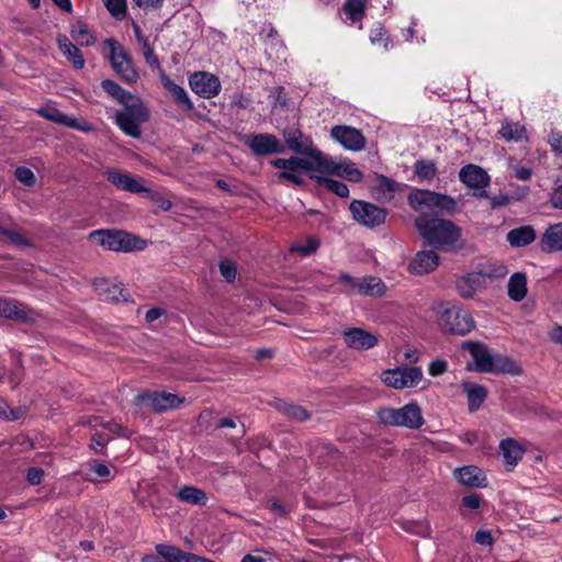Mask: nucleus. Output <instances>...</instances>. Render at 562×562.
I'll list each match as a JSON object with an SVG mask.
<instances>
[{"instance_id": "nucleus-1", "label": "nucleus", "mask_w": 562, "mask_h": 562, "mask_svg": "<svg viewBox=\"0 0 562 562\" xmlns=\"http://www.w3.org/2000/svg\"><path fill=\"white\" fill-rule=\"evenodd\" d=\"M461 348L468 351L473 364L468 363L469 371L484 373H508L518 375L521 373L520 367L510 358L503 355H493L488 348L479 341L467 340L461 344Z\"/></svg>"}, {"instance_id": "nucleus-2", "label": "nucleus", "mask_w": 562, "mask_h": 562, "mask_svg": "<svg viewBox=\"0 0 562 562\" xmlns=\"http://www.w3.org/2000/svg\"><path fill=\"white\" fill-rule=\"evenodd\" d=\"M415 226L423 239L435 248L451 251L458 247L461 231L451 221L419 216Z\"/></svg>"}, {"instance_id": "nucleus-3", "label": "nucleus", "mask_w": 562, "mask_h": 562, "mask_svg": "<svg viewBox=\"0 0 562 562\" xmlns=\"http://www.w3.org/2000/svg\"><path fill=\"white\" fill-rule=\"evenodd\" d=\"M434 310L438 326L445 333L465 336L475 327L471 313L457 303L441 302Z\"/></svg>"}, {"instance_id": "nucleus-4", "label": "nucleus", "mask_w": 562, "mask_h": 562, "mask_svg": "<svg viewBox=\"0 0 562 562\" xmlns=\"http://www.w3.org/2000/svg\"><path fill=\"white\" fill-rule=\"evenodd\" d=\"M123 110L115 114V123L120 130L127 136L139 138L142 135V124L148 121L149 110L137 95L122 103Z\"/></svg>"}, {"instance_id": "nucleus-5", "label": "nucleus", "mask_w": 562, "mask_h": 562, "mask_svg": "<svg viewBox=\"0 0 562 562\" xmlns=\"http://www.w3.org/2000/svg\"><path fill=\"white\" fill-rule=\"evenodd\" d=\"M89 239L112 251L130 252L143 250L147 241L124 231L100 229L89 234Z\"/></svg>"}, {"instance_id": "nucleus-6", "label": "nucleus", "mask_w": 562, "mask_h": 562, "mask_svg": "<svg viewBox=\"0 0 562 562\" xmlns=\"http://www.w3.org/2000/svg\"><path fill=\"white\" fill-rule=\"evenodd\" d=\"M376 415L382 424L394 427L418 429L425 423L422 408L414 401L400 408L381 407Z\"/></svg>"}, {"instance_id": "nucleus-7", "label": "nucleus", "mask_w": 562, "mask_h": 562, "mask_svg": "<svg viewBox=\"0 0 562 562\" xmlns=\"http://www.w3.org/2000/svg\"><path fill=\"white\" fill-rule=\"evenodd\" d=\"M409 205L417 212H451L456 207V201L446 194L429 190H414L408 195Z\"/></svg>"}, {"instance_id": "nucleus-8", "label": "nucleus", "mask_w": 562, "mask_h": 562, "mask_svg": "<svg viewBox=\"0 0 562 562\" xmlns=\"http://www.w3.org/2000/svg\"><path fill=\"white\" fill-rule=\"evenodd\" d=\"M104 45L110 50L109 59L115 72L127 82H136L138 72L128 52L114 38L105 40Z\"/></svg>"}, {"instance_id": "nucleus-9", "label": "nucleus", "mask_w": 562, "mask_h": 562, "mask_svg": "<svg viewBox=\"0 0 562 562\" xmlns=\"http://www.w3.org/2000/svg\"><path fill=\"white\" fill-rule=\"evenodd\" d=\"M318 156L321 158L317 164L318 173L337 176L351 182H360L363 179V173L350 159L334 158L325 153Z\"/></svg>"}, {"instance_id": "nucleus-10", "label": "nucleus", "mask_w": 562, "mask_h": 562, "mask_svg": "<svg viewBox=\"0 0 562 562\" xmlns=\"http://www.w3.org/2000/svg\"><path fill=\"white\" fill-rule=\"evenodd\" d=\"M382 382L392 389H412L423 380V371L418 367L402 366L381 373Z\"/></svg>"}, {"instance_id": "nucleus-11", "label": "nucleus", "mask_w": 562, "mask_h": 562, "mask_svg": "<svg viewBox=\"0 0 562 562\" xmlns=\"http://www.w3.org/2000/svg\"><path fill=\"white\" fill-rule=\"evenodd\" d=\"M286 147L293 153L306 156L319 162L318 155H324L315 145L313 139L297 128H286L282 133Z\"/></svg>"}, {"instance_id": "nucleus-12", "label": "nucleus", "mask_w": 562, "mask_h": 562, "mask_svg": "<svg viewBox=\"0 0 562 562\" xmlns=\"http://www.w3.org/2000/svg\"><path fill=\"white\" fill-rule=\"evenodd\" d=\"M459 179L473 190L474 196L488 198L486 188L490 186L491 178L482 167L473 164L463 166L459 171Z\"/></svg>"}, {"instance_id": "nucleus-13", "label": "nucleus", "mask_w": 562, "mask_h": 562, "mask_svg": "<svg viewBox=\"0 0 562 562\" xmlns=\"http://www.w3.org/2000/svg\"><path fill=\"white\" fill-rule=\"evenodd\" d=\"M349 209L352 217L367 227L379 226L384 223L386 217L384 209L361 200H353Z\"/></svg>"}, {"instance_id": "nucleus-14", "label": "nucleus", "mask_w": 562, "mask_h": 562, "mask_svg": "<svg viewBox=\"0 0 562 562\" xmlns=\"http://www.w3.org/2000/svg\"><path fill=\"white\" fill-rule=\"evenodd\" d=\"M36 112L42 117L50 122L67 126L69 128H74L85 133H90L94 131V126L88 121L83 119H77L71 115H67L66 113L59 111L56 106L52 104H45L44 106L37 109Z\"/></svg>"}, {"instance_id": "nucleus-15", "label": "nucleus", "mask_w": 562, "mask_h": 562, "mask_svg": "<svg viewBox=\"0 0 562 562\" xmlns=\"http://www.w3.org/2000/svg\"><path fill=\"white\" fill-rule=\"evenodd\" d=\"M190 89L203 99L215 98L221 92L220 79L206 71H195L189 77Z\"/></svg>"}, {"instance_id": "nucleus-16", "label": "nucleus", "mask_w": 562, "mask_h": 562, "mask_svg": "<svg viewBox=\"0 0 562 562\" xmlns=\"http://www.w3.org/2000/svg\"><path fill=\"white\" fill-rule=\"evenodd\" d=\"M330 137L350 151H360L366 147L362 133L348 125H336L330 130Z\"/></svg>"}, {"instance_id": "nucleus-17", "label": "nucleus", "mask_w": 562, "mask_h": 562, "mask_svg": "<svg viewBox=\"0 0 562 562\" xmlns=\"http://www.w3.org/2000/svg\"><path fill=\"white\" fill-rule=\"evenodd\" d=\"M246 145L257 156L282 154L284 151V145L281 140L268 133L249 135L246 139Z\"/></svg>"}, {"instance_id": "nucleus-18", "label": "nucleus", "mask_w": 562, "mask_h": 562, "mask_svg": "<svg viewBox=\"0 0 562 562\" xmlns=\"http://www.w3.org/2000/svg\"><path fill=\"white\" fill-rule=\"evenodd\" d=\"M347 347L355 350H368L376 346L378 337L363 328L349 327L341 331Z\"/></svg>"}, {"instance_id": "nucleus-19", "label": "nucleus", "mask_w": 562, "mask_h": 562, "mask_svg": "<svg viewBox=\"0 0 562 562\" xmlns=\"http://www.w3.org/2000/svg\"><path fill=\"white\" fill-rule=\"evenodd\" d=\"M105 177L109 182H111L120 190L127 191L131 193L149 192V189L145 187L139 179L133 177L127 172L111 169L105 171Z\"/></svg>"}, {"instance_id": "nucleus-20", "label": "nucleus", "mask_w": 562, "mask_h": 562, "mask_svg": "<svg viewBox=\"0 0 562 562\" xmlns=\"http://www.w3.org/2000/svg\"><path fill=\"white\" fill-rule=\"evenodd\" d=\"M439 263V257L434 250H422L409 262V271L414 274H427L434 271Z\"/></svg>"}, {"instance_id": "nucleus-21", "label": "nucleus", "mask_w": 562, "mask_h": 562, "mask_svg": "<svg viewBox=\"0 0 562 562\" xmlns=\"http://www.w3.org/2000/svg\"><path fill=\"white\" fill-rule=\"evenodd\" d=\"M160 81L180 108L187 111H192L194 109V104L183 87L175 83L165 72L160 74Z\"/></svg>"}, {"instance_id": "nucleus-22", "label": "nucleus", "mask_w": 562, "mask_h": 562, "mask_svg": "<svg viewBox=\"0 0 562 562\" xmlns=\"http://www.w3.org/2000/svg\"><path fill=\"white\" fill-rule=\"evenodd\" d=\"M484 277L481 273L472 272L462 276L457 281L458 293L464 299H471L483 288Z\"/></svg>"}, {"instance_id": "nucleus-23", "label": "nucleus", "mask_w": 562, "mask_h": 562, "mask_svg": "<svg viewBox=\"0 0 562 562\" xmlns=\"http://www.w3.org/2000/svg\"><path fill=\"white\" fill-rule=\"evenodd\" d=\"M458 481L467 486L483 487L486 485V477L481 469L473 465L462 467L454 471Z\"/></svg>"}, {"instance_id": "nucleus-24", "label": "nucleus", "mask_w": 562, "mask_h": 562, "mask_svg": "<svg viewBox=\"0 0 562 562\" xmlns=\"http://www.w3.org/2000/svg\"><path fill=\"white\" fill-rule=\"evenodd\" d=\"M57 45L61 54L76 69H81L85 66V58L80 49L71 43V41L64 34H59L56 38Z\"/></svg>"}, {"instance_id": "nucleus-25", "label": "nucleus", "mask_w": 562, "mask_h": 562, "mask_svg": "<svg viewBox=\"0 0 562 562\" xmlns=\"http://www.w3.org/2000/svg\"><path fill=\"white\" fill-rule=\"evenodd\" d=\"M397 187L396 181L385 176H379L371 188V192L378 201L390 202L394 199Z\"/></svg>"}, {"instance_id": "nucleus-26", "label": "nucleus", "mask_w": 562, "mask_h": 562, "mask_svg": "<svg viewBox=\"0 0 562 562\" xmlns=\"http://www.w3.org/2000/svg\"><path fill=\"white\" fill-rule=\"evenodd\" d=\"M499 449L504 462L506 463V465L509 467V470L517 465V463L522 458V454L525 452L522 446L512 438L502 440L499 443Z\"/></svg>"}, {"instance_id": "nucleus-27", "label": "nucleus", "mask_w": 562, "mask_h": 562, "mask_svg": "<svg viewBox=\"0 0 562 562\" xmlns=\"http://www.w3.org/2000/svg\"><path fill=\"white\" fill-rule=\"evenodd\" d=\"M356 292L362 295L381 297L386 292V285L382 279L368 276L359 279Z\"/></svg>"}, {"instance_id": "nucleus-28", "label": "nucleus", "mask_w": 562, "mask_h": 562, "mask_svg": "<svg viewBox=\"0 0 562 562\" xmlns=\"http://www.w3.org/2000/svg\"><path fill=\"white\" fill-rule=\"evenodd\" d=\"M93 288L98 295L104 301H119L121 297L126 300L123 295L121 285L106 279L95 280L93 282Z\"/></svg>"}, {"instance_id": "nucleus-29", "label": "nucleus", "mask_w": 562, "mask_h": 562, "mask_svg": "<svg viewBox=\"0 0 562 562\" xmlns=\"http://www.w3.org/2000/svg\"><path fill=\"white\" fill-rule=\"evenodd\" d=\"M147 398L149 400L153 409L156 412H164L167 409L176 408L183 402V398L179 397L178 395L165 392L154 393L148 395Z\"/></svg>"}, {"instance_id": "nucleus-30", "label": "nucleus", "mask_w": 562, "mask_h": 562, "mask_svg": "<svg viewBox=\"0 0 562 562\" xmlns=\"http://www.w3.org/2000/svg\"><path fill=\"white\" fill-rule=\"evenodd\" d=\"M508 296L515 302H520L527 294V277L525 273H514L507 284Z\"/></svg>"}, {"instance_id": "nucleus-31", "label": "nucleus", "mask_w": 562, "mask_h": 562, "mask_svg": "<svg viewBox=\"0 0 562 562\" xmlns=\"http://www.w3.org/2000/svg\"><path fill=\"white\" fill-rule=\"evenodd\" d=\"M464 391L468 396V406L470 412H475L480 408L487 396V390L483 385L464 383Z\"/></svg>"}, {"instance_id": "nucleus-32", "label": "nucleus", "mask_w": 562, "mask_h": 562, "mask_svg": "<svg viewBox=\"0 0 562 562\" xmlns=\"http://www.w3.org/2000/svg\"><path fill=\"white\" fill-rule=\"evenodd\" d=\"M536 239V233L530 226L514 228L507 234V241L513 247H524Z\"/></svg>"}, {"instance_id": "nucleus-33", "label": "nucleus", "mask_w": 562, "mask_h": 562, "mask_svg": "<svg viewBox=\"0 0 562 562\" xmlns=\"http://www.w3.org/2000/svg\"><path fill=\"white\" fill-rule=\"evenodd\" d=\"M0 316L11 319H26L27 312L23 304L0 297Z\"/></svg>"}, {"instance_id": "nucleus-34", "label": "nucleus", "mask_w": 562, "mask_h": 562, "mask_svg": "<svg viewBox=\"0 0 562 562\" xmlns=\"http://www.w3.org/2000/svg\"><path fill=\"white\" fill-rule=\"evenodd\" d=\"M498 133L507 142H521L527 139L525 126L517 122L505 121Z\"/></svg>"}, {"instance_id": "nucleus-35", "label": "nucleus", "mask_w": 562, "mask_h": 562, "mask_svg": "<svg viewBox=\"0 0 562 562\" xmlns=\"http://www.w3.org/2000/svg\"><path fill=\"white\" fill-rule=\"evenodd\" d=\"M156 552L165 560L164 562H187L191 554L177 547L164 543L156 546Z\"/></svg>"}, {"instance_id": "nucleus-36", "label": "nucleus", "mask_w": 562, "mask_h": 562, "mask_svg": "<svg viewBox=\"0 0 562 562\" xmlns=\"http://www.w3.org/2000/svg\"><path fill=\"white\" fill-rule=\"evenodd\" d=\"M70 34L72 40L81 46H91L95 42L94 34L82 21H77L71 25Z\"/></svg>"}, {"instance_id": "nucleus-37", "label": "nucleus", "mask_w": 562, "mask_h": 562, "mask_svg": "<svg viewBox=\"0 0 562 562\" xmlns=\"http://www.w3.org/2000/svg\"><path fill=\"white\" fill-rule=\"evenodd\" d=\"M328 175L313 173L311 179L315 180L318 184L325 186L329 191L340 198H347L349 195L348 187L340 181L334 180Z\"/></svg>"}, {"instance_id": "nucleus-38", "label": "nucleus", "mask_w": 562, "mask_h": 562, "mask_svg": "<svg viewBox=\"0 0 562 562\" xmlns=\"http://www.w3.org/2000/svg\"><path fill=\"white\" fill-rule=\"evenodd\" d=\"M284 171L290 172H310V176L313 173H318L317 162L312 158H300L292 156L288 158L286 169Z\"/></svg>"}, {"instance_id": "nucleus-39", "label": "nucleus", "mask_w": 562, "mask_h": 562, "mask_svg": "<svg viewBox=\"0 0 562 562\" xmlns=\"http://www.w3.org/2000/svg\"><path fill=\"white\" fill-rule=\"evenodd\" d=\"M177 496L180 501L193 504V505H202L206 502L205 493L194 486H183L177 492Z\"/></svg>"}, {"instance_id": "nucleus-40", "label": "nucleus", "mask_w": 562, "mask_h": 562, "mask_svg": "<svg viewBox=\"0 0 562 562\" xmlns=\"http://www.w3.org/2000/svg\"><path fill=\"white\" fill-rule=\"evenodd\" d=\"M277 408L285 417L296 422H304L308 418V413L303 407L294 404L280 401L277 404Z\"/></svg>"}, {"instance_id": "nucleus-41", "label": "nucleus", "mask_w": 562, "mask_h": 562, "mask_svg": "<svg viewBox=\"0 0 562 562\" xmlns=\"http://www.w3.org/2000/svg\"><path fill=\"white\" fill-rule=\"evenodd\" d=\"M101 86L109 95L113 97L121 104L127 100H131V98L135 95L124 90L120 85L111 79L103 80Z\"/></svg>"}, {"instance_id": "nucleus-42", "label": "nucleus", "mask_w": 562, "mask_h": 562, "mask_svg": "<svg viewBox=\"0 0 562 562\" xmlns=\"http://www.w3.org/2000/svg\"><path fill=\"white\" fill-rule=\"evenodd\" d=\"M414 172L422 181H430L437 175L435 162L429 160H418L414 165Z\"/></svg>"}, {"instance_id": "nucleus-43", "label": "nucleus", "mask_w": 562, "mask_h": 562, "mask_svg": "<svg viewBox=\"0 0 562 562\" xmlns=\"http://www.w3.org/2000/svg\"><path fill=\"white\" fill-rule=\"evenodd\" d=\"M401 526L405 531L420 537L426 538L431 533V528L427 520H406Z\"/></svg>"}, {"instance_id": "nucleus-44", "label": "nucleus", "mask_w": 562, "mask_h": 562, "mask_svg": "<svg viewBox=\"0 0 562 562\" xmlns=\"http://www.w3.org/2000/svg\"><path fill=\"white\" fill-rule=\"evenodd\" d=\"M347 18L352 22H360L364 15L363 0H348L344 5Z\"/></svg>"}, {"instance_id": "nucleus-45", "label": "nucleus", "mask_w": 562, "mask_h": 562, "mask_svg": "<svg viewBox=\"0 0 562 562\" xmlns=\"http://www.w3.org/2000/svg\"><path fill=\"white\" fill-rule=\"evenodd\" d=\"M546 244L551 250H562V223L553 225L547 231Z\"/></svg>"}, {"instance_id": "nucleus-46", "label": "nucleus", "mask_w": 562, "mask_h": 562, "mask_svg": "<svg viewBox=\"0 0 562 562\" xmlns=\"http://www.w3.org/2000/svg\"><path fill=\"white\" fill-rule=\"evenodd\" d=\"M88 465L90 471L95 475L94 477H88L90 482H97L98 480L110 481L113 479L109 465L98 461H91Z\"/></svg>"}, {"instance_id": "nucleus-47", "label": "nucleus", "mask_w": 562, "mask_h": 562, "mask_svg": "<svg viewBox=\"0 0 562 562\" xmlns=\"http://www.w3.org/2000/svg\"><path fill=\"white\" fill-rule=\"evenodd\" d=\"M370 41L373 45H381L384 50H389L392 47L386 30L380 24L371 31Z\"/></svg>"}, {"instance_id": "nucleus-48", "label": "nucleus", "mask_w": 562, "mask_h": 562, "mask_svg": "<svg viewBox=\"0 0 562 562\" xmlns=\"http://www.w3.org/2000/svg\"><path fill=\"white\" fill-rule=\"evenodd\" d=\"M319 247V241L314 237H308L304 243L294 244L291 251L301 254L304 257L313 255Z\"/></svg>"}, {"instance_id": "nucleus-49", "label": "nucleus", "mask_w": 562, "mask_h": 562, "mask_svg": "<svg viewBox=\"0 0 562 562\" xmlns=\"http://www.w3.org/2000/svg\"><path fill=\"white\" fill-rule=\"evenodd\" d=\"M0 235L4 236L13 245L19 247H25L30 245L27 237L23 235L21 232L0 226Z\"/></svg>"}, {"instance_id": "nucleus-50", "label": "nucleus", "mask_w": 562, "mask_h": 562, "mask_svg": "<svg viewBox=\"0 0 562 562\" xmlns=\"http://www.w3.org/2000/svg\"><path fill=\"white\" fill-rule=\"evenodd\" d=\"M108 11L116 19H123L126 13V0H104Z\"/></svg>"}, {"instance_id": "nucleus-51", "label": "nucleus", "mask_w": 562, "mask_h": 562, "mask_svg": "<svg viewBox=\"0 0 562 562\" xmlns=\"http://www.w3.org/2000/svg\"><path fill=\"white\" fill-rule=\"evenodd\" d=\"M15 178L25 186L32 187L36 182L34 172L26 167H19L15 169Z\"/></svg>"}, {"instance_id": "nucleus-52", "label": "nucleus", "mask_w": 562, "mask_h": 562, "mask_svg": "<svg viewBox=\"0 0 562 562\" xmlns=\"http://www.w3.org/2000/svg\"><path fill=\"white\" fill-rule=\"evenodd\" d=\"M220 271H221V274L223 276V278L228 282L234 281L236 278V273H237L236 266L233 261H231L228 259L222 260L220 262Z\"/></svg>"}, {"instance_id": "nucleus-53", "label": "nucleus", "mask_w": 562, "mask_h": 562, "mask_svg": "<svg viewBox=\"0 0 562 562\" xmlns=\"http://www.w3.org/2000/svg\"><path fill=\"white\" fill-rule=\"evenodd\" d=\"M150 200L161 210L164 211H169L171 207H172V203L169 199H167L166 196L157 193V192H153L149 190V192H146Z\"/></svg>"}, {"instance_id": "nucleus-54", "label": "nucleus", "mask_w": 562, "mask_h": 562, "mask_svg": "<svg viewBox=\"0 0 562 562\" xmlns=\"http://www.w3.org/2000/svg\"><path fill=\"white\" fill-rule=\"evenodd\" d=\"M448 369V362L446 360H435L429 363L428 373L432 376H438L445 373Z\"/></svg>"}, {"instance_id": "nucleus-55", "label": "nucleus", "mask_w": 562, "mask_h": 562, "mask_svg": "<svg viewBox=\"0 0 562 562\" xmlns=\"http://www.w3.org/2000/svg\"><path fill=\"white\" fill-rule=\"evenodd\" d=\"M301 173L302 172L280 171L278 173V179L281 181H290L296 186H302L304 180L301 177Z\"/></svg>"}, {"instance_id": "nucleus-56", "label": "nucleus", "mask_w": 562, "mask_h": 562, "mask_svg": "<svg viewBox=\"0 0 562 562\" xmlns=\"http://www.w3.org/2000/svg\"><path fill=\"white\" fill-rule=\"evenodd\" d=\"M143 54H144V58H145L146 63H147L151 68L160 69V63H159V59H158V57L155 55L154 49H153V47H151V46H146L145 48H143Z\"/></svg>"}, {"instance_id": "nucleus-57", "label": "nucleus", "mask_w": 562, "mask_h": 562, "mask_svg": "<svg viewBox=\"0 0 562 562\" xmlns=\"http://www.w3.org/2000/svg\"><path fill=\"white\" fill-rule=\"evenodd\" d=\"M548 142L553 151L562 155V133L552 132L548 137Z\"/></svg>"}, {"instance_id": "nucleus-58", "label": "nucleus", "mask_w": 562, "mask_h": 562, "mask_svg": "<svg viewBox=\"0 0 562 562\" xmlns=\"http://www.w3.org/2000/svg\"><path fill=\"white\" fill-rule=\"evenodd\" d=\"M44 476V471L40 468H32L27 471L26 477L32 485H38Z\"/></svg>"}, {"instance_id": "nucleus-59", "label": "nucleus", "mask_w": 562, "mask_h": 562, "mask_svg": "<svg viewBox=\"0 0 562 562\" xmlns=\"http://www.w3.org/2000/svg\"><path fill=\"white\" fill-rule=\"evenodd\" d=\"M338 279L341 282H345L347 285L346 291L347 292H356L357 285L359 284V279L353 278L352 276L348 273H340Z\"/></svg>"}, {"instance_id": "nucleus-60", "label": "nucleus", "mask_w": 562, "mask_h": 562, "mask_svg": "<svg viewBox=\"0 0 562 562\" xmlns=\"http://www.w3.org/2000/svg\"><path fill=\"white\" fill-rule=\"evenodd\" d=\"M462 504H463V506H465L472 510H475V509L480 508V506H481V498L476 494L465 495L462 498Z\"/></svg>"}, {"instance_id": "nucleus-61", "label": "nucleus", "mask_w": 562, "mask_h": 562, "mask_svg": "<svg viewBox=\"0 0 562 562\" xmlns=\"http://www.w3.org/2000/svg\"><path fill=\"white\" fill-rule=\"evenodd\" d=\"M270 509L277 515V516H285L292 510V506L283 505L278 501H272L270 504Z\"/></svg>"}, {"instance_id": "nucleus-62", "label": "nucleus", "mask_w": 562, "mask_h": 562, "mask_svg": "<svg viewBox=\"0 0 562 562\" xmlns=\"http://www.w3.org/2000/svg\"><path fill=\"white\" fill-rule=\"evenodd\" d=\"M487 199L490 200V204L493 209L506 206L510 201L509 196H507L505 194H499L496 196L488 195Z\"/></svg>"}, {"instance_id": "nucleus-63", "label": "nucleus", "mask_w": 562, "mask_h": 562, "mask_svg": "<svg viewBox=\"0 0 562 562\" xmlns=\"http://www.w3.org/2000/svg\"><path fill=\"white\" fill-rule=\"evenodd\" d=\"M550 201L555 209H562V184L553 190Z\"/></svg>"}, {"instance_id": "nucleus-64", "label": "nucleus", "mask_w": 562, "mask_h": 562, "mask_svg": "<svg viewBox=\"0 0 562 562\" xmlns=\"http://www.w3.org/2000/svg\"><path fill=\"white\" fill-rule=\"evenodd\" d=\"M549 338L560 346H562V326L555 325L552 327V329L549 331Z\"/></svg>"}]
</instances>
